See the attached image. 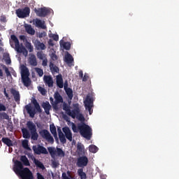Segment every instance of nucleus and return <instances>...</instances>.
<instances>
[{
    "mask_svg": "<svg viewBox=\"0 0 179 179\" xmlns=\"http://www.w3.org/2000/svg\"><path fill=\"white\" fill-rule=\"evenodd\" d=\"M13 171L20 176L22 179H33V173L29 169V168H23V164L19 160H15L14 162Z\"/></svg>",
    "mask_w": 179,
    "mask_h": 179,
    "instance_id": "1",
    "label": "nucleus"
},
{
    "mask_svg": "<svg viewBox=\"0 0 179 179\" xmlns=\"http://www.w3.org/2000/svg\"><path fill=\"white\" fill-rule=\"evenodd\" d=\"M73 110H71V106L68 103H64L63 104V110L66 111V114L71 118L78 120V121L83 122L85 121V117L82 113H80V108H79V103H74L73 105Z\"/></svg>",
    "mask_w": 179,
    "mask_h": 179,
    "instance_id": "2",
    "label": "nucleus"
},
{
    "mask_svg": "<svg viewBox=\"0 0 179 179\" xmlns=\"http://www.w3.org/2000/svg\"><path fill=\"white\" fill-rule=\"evenodd\" d=\"M31 103L34 104V108L33 106H31V104L29 103L28 105L25 106V108L27 111V113L29 115V117L31 118H34V115H36V113H41V108L40 107V103L37 102V99H36V97L33 96L31 99Z\"/></svg>",
    "mask_w": 179,
    "mask_h": 179,
    "instance_id": "3",
    "label": "nucleus"
},
{
    "mask_svg": "<svg viewBox=\"0 0 179 179\" xmlns=\"http://www.w3.org/2000/svg\"><path fill=\"white\" fill-rule=\"evenodd\" d=\"M78 129L83 138H85L87 141H90V139H92V135H93V133L92 128L89 125L83 122L82 124H78Z\"/></svg>",
    "mask_w": 179,
    "mask_h": 179,
    "instance_id": "4",
    "label": "nucleus"
},
{
    "mask_svg": "<svg viewBox=\"0 0 179 179\" xmlns=\"http://www.w3.org/2000/svg\"><path fill=\"white\" fill-rule=\"evenodd\" d=\"M29 76H30L29 69L26 66H22L21 69V80L25 87H30L31 85V80Z\"/></svg>",
    "mask_w": 179,
    "mask_h": 179,
    "instance_id": "5",
    "label": "nucleus"
},
{
    "mask_svg": "<svg viewBox=\"0 0 179 179\" xmlns=\"http://www.w3.org/2000/svg\"><path fill=\"white\" fill-rule=\"evenodd\" d=\"M10 38L15 43V49L17 50V52H22L23 55L27 57V54H29V52L24 46L20 47V43L19 42V39H17V37L15 36V34H13L10 36Z\"/></svg>",
    "mask_w": 179,
    "mask_h": 179,
    "instance_id": "6",
    "label": "nucleus"
},
{
    "mask_svg": "<svg viewBox=\"0 0 179 179\" xmlns=\"http://www.w3.org/2000/svg\"><path fill=\"white\" fill-rule=\"evenodd\" d=\"M27 127L31 132V138L32 141H37L38 139V133H37V129L36 128V124L31 121L27 122Z\"/></svg>",
    "mask_w": 179,
    "mask_h": 179,
    "instance_id": "7",
    "label": "nucleus"
},
{
    "mask_svg": "<svg viewBox=\"0 0 179 179\" xmlns=\"http://www.w3.org/2000/svg\"><path fill=\"white\" fill-rule=\"evenodd\" d=\"M48 150L51 156V157H65V152L62 149L59 148H54V147H49L48 148Z\"/></svg>",
    "mask_w": 179,
    "mask_h": 179,
    "instance_id": "8",
    "label": "nucleus"
},
{
    "mask_svg": "<svg viewBox=\"0 0 179 179\" xmlns=\"http://www.w3.org/2000/svg\"><path fill=\"white\" fill-rule=\"evenodd\" d=\"M17 17L20 19H24L30 16V8L24 7V8H18L15 12Z\"/></svg>",
    "mask_w": 179,
    "mask_h": 179,
    "instance_id": "9",
    "label": "nucleus"
},
{
    "mask_svg": "<svg viewBox=\"0 0 179 179\" xmlns=\"http://www.w3.org/2000/svg\"><path fill=\"white\" fill-rule=\"evenodd\" d=\"M84 106L85 109L89 111L90 115H92L93 113V110H92L93 108V98H92L90 95H87L85 100L84 101Z\"/></svg>",
    "mask_w": 179,
    "mask_h": 179,
    "instance_id": "10",
    "label": "nucleus"
},
{
    "mask_svg": "<svg viewBox=\"0 0 179 179\" xmlns=\"http://www.w3.org/2000/svg\"><path fill=\"white\" fill-rule=\"evenodd\" d=\"M54 99L55 101V104H53V108H55V110H58V106L57 105L59 104V103H64V99L58 92H55Z\"/></svg>",
    "mask_w": 179,
    "mask_h": 179,
    "instance_id": "11",
    "label": "nucleus"
},
{
    "mask_svg": "<svg viewBox=\"0 0 179 179\" xmlns=\"http://www.w3.org/2000/svg\"><path fill=\"white\" fill-rule=\"evenodd\" d=\"M89 163L87 157H78L76 162L77 167H86Z\"/></svg>",
    "mask_w": 179,
    "mask_h": 179,
    "instance_id": "12",
    "label": "nucleus"
},
{
    "mask_svg": "<svg viewBox=\"0 0 179 179\" xmlns=\"http://www.w3.org/2000/svg\"><path fill=\"white\" fill-rule=\"evenodd\" d=\"M32 149L35 155H41V154L45 155V148L40 145H34L32 147Z\"/></svg>",
    "mask_w": 179,
    "mask_h": 179,
    "instance_id": "13",
    "label": "nucleus"
},
{
    "mask_svg": "<svg viewBox=\"0 0 179 179\" xmlns=\"http://www.w3.org/2000/svg\"><path fill=\"white\" fill-rule=\"evenodd\" d=\"M32 22L36 27H38V29H45V22L38 18L34 19Z\"/></svg>",
    "mask_w": 179,
    "mask_h": 179,
    "instance_id": "14",
    "label": "nucleus"
},
{
    "mask_svg": "<svg viewBox=\"0 0 179 179\" xmlns=\"http://www.w3.org/2000/svg\"><path fill=\"white\" fill-rule=\"evenodd\" d=\"M63 132L64 133V136H66V139L70 142H72V131H71V129L68 127H63Z\"/></svg>",
    "mask_w": 179,
    "mask_h": 179,
    "instance_id": "15",
    "label": "nucleus"
},
{
    "mask_svg": "<svg viewBox=\"0 0 179 179\" xmlns=\"http://www.w3.org/2000/svg\"><path fill=\"white\" fill-rule=\"evenodd\" d=\"M10 93L13 96L15 101L16 103H20V93H19V91L15 90V88H12Z\"/></svg>",
    "mask_w": 179,
    "mask_h": 179,
    "instance_id": "16",
    "label": "nucleus"
},
{
    "mask_svg": "<svg viewBox=\"0 0 179 179\" xmlns=\"http://www.w3.org/2000/svg\"><path fill=\"white\" fill-rule=\"evenodd\" d=\"M56 85L59 89L64 87V78H62V75L59 74L56 76Z\"/></svg>",
    "mask_w": 179,
    "mask_h": 179,
    "instance_id": "17",
    "label": "nucleus"
},
{
    "mask_svg": "<svg viewBox=\"0 0 179 179\" xmlns=\"http://www.w3.org/2000/svg\"><path fill=\"white\" fill-rule=\"evenodd\" d=\"M49 51V55L50 57V62H55L58 60V56L57 55V51L55 49H51Z\"/></svg>",
    "mask_w": 179,
    "mask_h": 179,
    "instance_id": "18",
    "label": "nucleus"
},
{
    "mask_svg": "<svg viewBox=\"0 0 179 179\" xmlns=\"http://www.w3.org/2000/svg\"><path fill=\"white\" fill-rule=\"evenodd\" d=\"M34 12L37 16L40 17H45V7L41 8H34Z\"/></svg>",
    "mask_w": 179,
    "mask_h": 179,
    "instance_id": "19",
    "label": "nucleus"
},
{
    "mask_svg": "<svg viewBox=\"0 0 179 179\" xmlns=\"http://www.w3.org/2000/svg\"><path fill=\"white\" fill-rule=\"evenodd\" d=\"M64 62L68 64L69 66H71L72 62H73V57L69 52H66V54L64 56Z\"/></svg>",
    "mask_w": 179,
    "mask_h": 179,
    "instance_id": "20",
    "label": "nucleus"
},
{
    "mask_svg": "<svg viewBox=\"0 0 179 179\" xmlns=\"http://www.w3.org/2000/svg\"><path fill=\"white\" fill-rule=\"evenodd\" d=\"M49 68L52 75H54V73H59V68H58V66L54 64L52 62H50Z\"/></svg>",
    "mask_w": 179,
    "mask_h": 179,
    "instance_id": "21",
    "label": "nucleus"
},
{
    "mask_svg": "<svg viewBox=\"0 0 179 179\" xmlns=\"http://www.w3.org/2000/svg\"><path fill=\"white\" fill-rule=\"evenodd\" d=\"M57 132L60 142L62 143H66V138H65V135H64V133H62V130L59 127H57Z\"/></svg>",
    "mask_w": 179,
    "mask_h": 179,
    "instance_id": "22",
    "label": "nucleus"
},
{
    "mask_svg": "<svg viewBox=\"0 0 179 179\" xmlns=\"http://www.w3.org/2000/svg\"><path fill=\"white\" fill-rule=\"evenodd\" d=\"M29 63L31 66H37V58L34 54L29 55Z\"/></svg>",
    "mask_w": 179,
    "mask_h": 179,
    "instance_id": "23",
    "label": "nucleus"
},
{
    "mask_svg": "<svg viewBox=\"0 0 179 179\" xmlns=\"http://www.w3.org/2000/svg\"><path fill=\"white\" fill-rule=\"evenodd\" d=\"M45 83L48 85V87H54V80H52V76H45Z\"/></svg>",
    "mask_w": 179,
    "mask_h": 179,
    "instance_id": "24",
    "label": "nucleus"
},
{
    "mask_svg": "<svg viewBox=\"0 0 179 179\" xmlns=\"http://www.w3.org/2000/svg\"><path fill=\"white\" fill-rule=\"evenodd\" d=\"M60 46L62 47L66 51H69L71 50V42H64V41H60L59 42Z\"/></svg>",
    "mask_w": 179,
    "mask_h": 179,
    "instance_id": "25",
    "label": "nucleus"
},
{
    "mask_svg": "<svg viewBox=\"0 0 179 179\" xmlns=\"http://www.w3.org/2000/svg\"><path fill=\"white\" fill-rule=\"evenodd\" d=\"M45 141L48 142V143H54V138L51 136L48 130H45Z\"/></svg>",
    "mask_w": 179,
    "mask_h": 179,
    "instance_id": "26",
    "label": "nucleus"
},
{
    "mask_svg": "<svg viewBox=\"0 0 179 179\" xmlns=\"http://www.w3.org/2000/svg\"><path fill=\"white\" fill-rule=\"evenodd\" d=\"M31 159H32V160H34V163L38 169H41L42 170H44V169H45V167L44 166V164H43V163H41V162L36 159V157H34Z\"/></svg>",
    "mask_w": 179,
    "mask_h": 179,
    "instance_id": "27",
    "label": "nucleus"
},
{
    "mask_svg": "<svg viewBox=\"0 0 179 179\" xmlns=\"http://www.w3.org/2000/svg\"><path fill=\"white\" fill-rule=\"evenodd\" d=\"M3 143H4L5 145H6L7 146H8L9 148H10V146H13V141H12V140H10L9 138L8 137H3L1 139Z\"/></svg>",
    "mask_w": 179,
    "mask_h": 179,
    "instance_id": "28",
    "label": "nucleus"
},
{
    "mask_svg": "<svg viewBox=\"0 0 179 179\" xmlns=\"http://www.w3.org/2000/svg\"><path fill=\"white\" fill-rule=\"evenodd\" d=\"M34 46L36 47V50H44L45 48V45L40 42L38 40L35 41Z\"/></svg>",
    "mask_w": 179,
    "mask_h": 179,
    "instance_id": "29",
    "label": "nucleus"
},
{
    "mask_svg": "<svg viewBox=\"0 0 179 179\" xmlns=\"http://www.w3.org/2000/svg\"><path fill=\"white\" fill-rule=\"evenodd\" d=\"M25 30L28 34H31V36H34L36 34V31L31 27V25H26Z\"/></svg>",
    "mask_w": 179,
    "mask_h": 179,
    "instance_id": "30",
    "label": "nucleus"
},
{
    "mask_svg": "<svg viewBox=\"0 0 179 179\" xmlns=\"http://www.w3.org/2000/svg\"><path fill=\"white\" fill-rule=\"evenodd\" d=\"M50 130L51 134H52L54 138H55V139H58V137L57 136V127H55V125H54V124L50 125Z\"/></svg>",
    "mask_w": 179,
    "mask_h": 179,
    "instance_id": "31",
    "label": "nucleus"
},
{
    "mask_svg": "<svg viewBox=\"0 0 179 179\" xmlns=\"http://www.w3.org/2000/svg\"><path fill=\"white\" fill-rule=\"evenodd\" d=\"M22 136L24 139H30V132L26 128L22 129Z\"/></svg>",
    "mask_w": 179,
    "mask_h": 179,
    "instance_id": "32",
    "label": "nucleus"
},
{
    "mask_svg": "<svg viewBox=\"0 0 179 179\" xmlns=\"http://www.w3.org/2000/svg\"><path fill=\"white\" fill-rule=\"evenodd\" d=\"M45 16L46 17H52L54 16V10L50 8H45Z\"/></svg>",
    "mask_w": 179,
    "mask_h": 179,
    "instance_id": "33",
    "label": "nucleus"
},
{
    "mask_svg": "<svg viewBox=\"0 0 179 179\" xmlns=\"http://www.w3.org/2000/svg\"><path fill=\"white\" fill-rule=\"evenodd\" d=\"M78 174L80 179H87V176H86V173L83 172V169H80L78 170Z\"/></svg>",
    "mask_w": 179,
    "mask_h": 179,
    "instance_id": "34",
    "label": "nucleus"
},
{
    "mask_svg": "<svg viewBox=\"0 0 179 179\" xmlns=\"http://www.w3.org/2000/svg\"><path fill=\"white\" fill-rule=\"evenodd\" d=\"M69 100H72L73 99V91L71 88H68L67 90H64Z\"/></svg>",
    "mask_w": 179,
    "mask_h": 179,
    "instance_id": "35",
    "label": "nucleus"
},
{
    "mask_svg": "<svg viewBox=\"0 0 179 179\" xmlns=\"http://www.w3.org/2000/svg\"><path fill=\"white\" fill-rule=\"evenodd\" d=\"M59 166V161L57 160V158L53 157L52 159V169H57Z\"/></svg>",
    "mask_w": 179,
    "mask_h": 179,
    "instance_id": "36",
    "label": "nucleus"
},
{
    "mask_svg": "<svg viewBox=\"0 0 179 179\" xmlns=\"http://www.w3.org/2000/svg\"><path fill=\"white\" fill-rule=\"evenodd\" d=\"M20 162L22 163V166H30V162H29L27 157H21Z\"/></svg>",
    "mask_w": 179,
    "mask_h": 179,
    "instance_id": "37",
    "label": "nucleus"
},
{
    "mask_svg": "<svg viewBox=\"0 0 179 179\" xmlns=\"http://www.w3.org/2000/svg\"><path fill=\"white\" fill-rule=\"evenodd\" d=\"M89 150L91 153H96L99 151V148L94 145H91L89 146Z\"/></svg>",
    "mask_w": 179,
    "mask_h": 179,
    "instance_id": "38",
    "label": "nucleus"
},
{
    "mask_svg": "<svg viewBox=\"0 0 179 179\" xmlns=\"http://www.w3.org/2000/svg\"><path fill=\"white\" fill-rule=\"evenodd\" d=\"M48 51H50V50H54V45H55V44L54 43V41L52 39H50L48 41Z\"/></svg>",
    "mask_w": 179,
    "mask_h": 179,
    "instance_id": "39",
    "label": "nucleus"
},
{
    "mask_svg": "<svg viewBox=\"0 0 179 179\" xmlns=\"http://www.w3.org/2000/svg\"><path fill=\"white\" fill-rule=\"evenodd\" d=\"M22 148L24 149H27V150H29L30 149V147H29V141L28 140H23L22 142Z\"/></svg>",
    "mask_w": 179,
    "mask_h": 179,
    "instance_id": "40",
    "label": "nucleus"
},
{
    "mask_svg": "<svg viewBox=\"0 0 179 179\" xmlns=\"http://www.w3.org/2000/svg\"><path fill=\"white\" fill-rule=\"evenodd\" d=\"M71 128H72V131L74 133H78L79 132V124L78 125V127H76V124L73 122L71 123Z\"/></svg>",
    "mask_w": 179,
    "mask_h": 179,
    "instance_id": "41",
    "label": "nucleus"
},
{
    "mask_svg": "<svg viewBox=\"0 0 179 179\" xmlns=\"http://www.w3.org/2000/svg\"><path fill=\"white\" fill-rule=\"evenodd\" d=\"M3 57L5 58L6 64H7V65H10V64L12 63V61L10 60V57H9V54H6Z\"/></svg>",
    "mask_w": 179,
    "mask_h": 179,
    "instance_id": "42",
    "label": "nucleus"
},
{
    "mask_svg": "<svg viewBox=\"0 0 179 179\" xmlns=\"http://www.w3.org/2000/svg\"><path fill=\"white\" fill-rule=\"evenodd\" d=\"M2 68L5 71V73L7 77L12 76V74H10V71H9V69H8L6 66L3 65Z\"/></svg>",
    "mask_w": 179,
    "mask_h": 179,
    "instance_id": "43",
    "label": "nucleus"
},
{
    "mask_svg": "<svg viewBox=\"0 0 179 179\" xmlns=\"http://www.w3.org/2000/svg\"><path fill=\"white\" fill-rule=\"evenodd\" d=\"M49 37L50 38H53L55 41H58L59 40V36L57 34H50Z\"/></svg>",
    "mask_w": 179,
    "mask_h": 179,
    "instance_id": "44",
    "label": "nucleus"
},
{
    "mask_svg": "<svg viewBox=\"0 0 179 179\" xmlns=\"http://www.w3.org/2000/svg\"><path fill=\"white\" fill-rule=\"evenodd\" d=\"M37 57L39 59H44L45 55L43 51H40L37 52Z\"/></svg>",
    "mask_w": 179,
    "mask_h": 179,
    "instance_id": "45",
    "label": "nucleus"
},
{
    "mask_svg": "<svg viewBox=\"0 0 179 179\" xmlns=\"http://www.w3.org/2000/svg\"><path fill=\"white\" fill-rule=\"evenodd\" d=\"M38 90L41 93V94H42V96H45V88H44L41 86H38Z\"/></svg>",
    "mask_w": 179,
    "mask_h": 179,
    "instance_id": "46",
    "label": "nucleus"
},
{
    "mask_svg": "<svg viewBox=\"0 0 179 179\" xmlns=\"http://www.w3.org/2000/svg\"><path fill=\"white\" fill-rule=\"evenodd\" d=\"M0 116L3 120H9V115L5 112L0 113Z\"/></svg>",
    "mask_w": 179,
    "mask_h": 179,
    "instance_id": "47",
    "label": "nucleus"
},
{
    "mask_svg": "<svg viewBox=\"0 0 179 179\" xmlns=\"http://www.w3.org/2000/svg\"><path fill=\"white\" fill-rule=\"evenodd\" d=\"M35 70L39 76L41 77V76H43V75H44V71H43V69H41L40 68H36Z\"/></svg>",
    "mask_w": 179,
    "mask_h": 179,
    "instance_id": "48",
    "label": "nucleus"
},
{
    "mask_svg": "<svg viewBox=\"0 0 179 179\" xmlns=\"http://www.w3.org/2000/svg\"><path fill=\"white\" fill-rule=\"evenodd\" d=\"M62 179H75V178H71V177L68 176V175L65 172L62 173Z\"/></svg>",
    "mask_w": 179,
    "mask_h": 179,
    "instance_id": "49",
    "label": "nucleus"
},
{
    "mask_svg": "<svg viewBox=\"0 0 179 179\" xmlns=\"http://www.w3.org/2000/svg\"><path fill=\"white\" fill-rule=\"evenodd\" d=\"M27 50H29V52H33V47L31 46V43H28L26 45Z\"/></svg>",
    "mask_w": 179,
    "mask_h": 179,
    "instance_id": "50",
    "label": "nucleus"
},
{
    "mask_svg": "<svg viewBox=\"0 0 179 179\" xmlns=\"http://www.w3.org/2000/svg\"><path fill=\"white\" fill-rule=\"evenodd\" d=\"M82 79H83V82H87V79H89V74L85 73Z\"/></svg>",
    "mask_w": 179,
    "mask_h": 179,
    "instance_id": "51",
    "label": "nucleus"
},
{
    "mask_svg": "<svg viewBox=\"0 0 179 179\" xmlns=\"http://www.w3.org/2000/svg\"><path fill=\"white\" fill-rule=\"evenodd\" d=\"M0 111H6V106L2 103H0Z\"/></svg>",
    "mask_w": 179,
    "mask_h": 179,
    "instance_id": "52",
    "label": "nucleus"
},
{
    "mask_svg": "<svg viewBox=\"0 0 179 179\" xmlns=\"http://www.w3.org/2000/svg\"><path fill=\"white\" fill-rule=\"evenodd\" d=\"M50 106V102L45 101V114H50V110L47 109V107Z\"/></svg>",
    "mask_w": 179,
    "mask_h": 179,
    "instance_id": "53",
    "label": "nucleus"
},
{
    "mask_svg": "<svg viewBox=\"0 0 179 179\" xmlns=\"http://www.w3.org/2000/svg\"><path fill=\"white\" fill-rule=\"evenodd\" d=\"M20 40L22 41H27V39H26V36L24 35L20 36Z\"/></svg>",
    "mask_w": 179,
    "mask_h": 179,
    "instance_id": "54",
    "label": "nucleus"
},
{
    "mask_svg": "<svg viewBox=\"0 0 179 179\" xmlns=\"http://www.w3.org/2000/svg\"><path fill=\"white\" fill-rule=\"evenodd\" d=\"M3 94L6 99H10V98H9V94L6 92V88H4Z\"/></svg>",
    "mask_w": 179,
    "mask_h": 179,
    "instance_id": "55",
    "label": "nucleus"
},
{
    "mask_svg": "<svg viewBox=\"0 0 179 179\" xmlns=\"http://www.w3.org/2000/svg\"><path fill=\"white\" fill-rule=\"evenodd\" d=\"M63 86H64V90H66L67 89H69V87H68V81L67 80H66L64 82V84H63Z\"/></svg>",
    "mask_w": 179,
    "mask_h": 179,
    "instance_id": "56",
    "label": "nucleus"
},
{
    "mask_svg": "<svg viewBox=\"0 0 179 179\" xmlns=\"http://www.w3.org/2000/svg\"><path fill=\"white\" fill-rule=\"evenodd\" d=\"M77 149L78 150H79V152H82L83 150V147L82 146V145H78Z\"/></svg>",
    "mask_w": 179,
    "mask_h": 179,
    "instance_id": "57",
    "label": "nucleus"
},
{
    "mask_svg": "<svg viewBox=\"0 0 179 179\" xmlns=\"http://www.w3.org/2000/svg\"><path fill=\"white\" fill-rule=\"evenodd\" d=\"M37 178L38 179H45L44 176H43V175H41L40 173H37Z\"/></svg>",
    "mask_w": 179,
    "mask_h": 179,
    "instance_id": "58",
    "label": "nucleus"
},
{
    "mask_svg": "<svg viewBox=\"0 0 179 179\" xmlns=\"http://www.w3.org/2000/svg\"><path fill=\"white\" fill-rule=\"evenodd\" d=\"M66 175L69 176L71 178H74L73 177H72V174L71 173L70 171H67Z\"/></svg>",
    "mask_w": 179,
    "mask_h": 179,
    "instance_id": "59",
    "label": "nucleus"
},
{
    "mask_svg": "<svg viewBox=\"0 0 179 179\" xmlns=\"http://www.w3.org/2000/svg\"><path fill=\"white\" fill-rule=\"evenodd\" d=\"M79 76H80V78H83V71H79Z\"/></svg>",
    "mask_w": 179,
    "mask_h": 179,
    "instance_id": "60",
    "label": "nucleus"
},
{
    "mask_svg": "<svg viewBox=\"0 0 179 179\" xmlns=\"http://www.w3.org/2000/svg\"><path fill=\"white\" fill-rule=\"evenodd\" d=\"M42 132H43V138H45V129H43Z\"/></svg>",
    "mask_w": 179,
    "mask_h": 179,
    "instance_id": "61",
    "label": "nucleus"
},
{
    "mask_svg": "<svg viewBox=\"0 0 179 179\" xmlns=\"http://www.w3.org/2000/svg\"><path fill=\"white\" fill-rule=\"evenodd\" d=\"M1 22H6V17H3L1 19Z\"/></svg>",
    "mask_w": 179,
    "mask_h": 179,
    "instance_id": "62",
    "label": "nucleus"
},
{
    "mask_svg": "<svg viewBox=\"0 0 179 179\" xmlns=\"http://www.w3.org/2000/svg\"><path fill=\"white\" fill-rule=\"evenodd\" d=\"M42 107H43V110H45V102H43Z\"/></svg>",
    "mask_w": 179,
    "mask_h": 179,
    "instance_id": "63",
    "label": "nucleus"
},
{
    "mask_svg": "<svg viewBox=\"0 0 179 179\" xmlns=\"http://www.w3.org/2000/svg\"><path fill=\"white\" fill-rule=\"evenodd\" d=\"M42 65L43 66H45V59L43 60Z\"/></svg>",
    "mask_w": 179,
    "mask_h": 179,
    "instance_id": "64",
    "label": "nucleus"
}]
</instances>
